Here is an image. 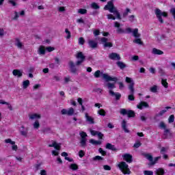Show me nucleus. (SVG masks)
Listing matches in <instances>:
<instances>
[{"label": "nucleus", "instance_id": "f257e3e1", "mask_svg": "<svg viewBox=\"0 0 175 175\" xmlns=\"http://www.w3.org/2000/svg\"><path fill=\"white\" fill-rule=\"evenodd\" d=\"M104 10H109L110 13H113L116 15V18H118V20H121V14H120V12H118L116 6H114L113 1L111 0L107 2V5L104 7Z\"/></svg>", "mask_w": 175, "mask_h": 175}, {"label": "nucleus", "instance_id": "8fccbe9b", "mask_svg": "<svg viewBox=\"0 0 175 175\" xmlns=\"http://www.w3.org/2000/svg\"><path fill=\"white\" fill-rule=\"evenodd\" d=\"M107 18H108V20H116V16H114L113 14H108L107 15Z\"/></svg>", "mask_w": 175, "mask_h": 175}, {"label": "nucleus", "instance_id": "58836bf2", "mask_svg": "<svg viewBox=\"0 0 175 175\" xmlns=\"http://www.w3.org/2000/svg\"><path fill=\"white\" fill-rule=\"evenodd\" d=\"M29 118L31 120H35L36 118H40V114H38V113H33V114H31L30 116H29Z\"/></svg>", "mask_w": 175, "mask_h": 175}, {"label": "nucleus", "instance_id": "0eeeda50", "mask_svg": "<svg viewBox=\"0 0 175 175\" xmlns=\"http://www.w3.org/2000/svg\"><path fill=\"white\" fill-rule=\"evenodd\" d=\"M76 58H77V59H79V60L77 61V62L75 63V65L77 66H80V65H81V64L83 62H84V61H85V56L81 51L78 52L77 53Z\"/></svg>", "mask_w": 175, "mask_h": 175}, {"label": "nucleus", "instance_id": "5701e85b", "mask_svg": "<svg viewBox=\"0 0 175 175\" xmlns=\"http://www.w3.org/2000/svg\"><path fill=\"white\" fill-rule=\"evenodd\" d=\"M164 139H167L169 137H171L172 133L169 129H165L163 133Z\"/></svg>", "mask_w": 175, "mask_h": 175}, {"label": "nucleus", "instance_id": "7c9ffc66", "mask_svg": "<svg viewBox=\"0 0 175 175\" xmlns=\"http://www.w3.org/2000/svg\"><path fill=\"white\" fill-rule=\"evenodd\" d=\"M161 84L164 88H169V83L167 79H161Z\"/></svg>", "mask_w": 175, "mask_h": 175}, {"label": "nucleus", "instance_id": "f8f14e48", "mask_svg": "<svg viewBox=\"0 0 175 175\" xmlns=\"http://www.w3.org/2000/svg\"><path fill=\"white\" fill-rule=\"evenodd\" d=\"M69 66L70 72L73 75H77V68H76V65H75V63L72 61L69 62Z\"/></svg>", "mask_w": 175, "mask_h": 175}, {"label": "nucleus", "instance_id": "b1692460", "mask_svg": "<svg viewBox=\"0 0 175 175\" xmlns=\"http://www.w3.org/2000/svg\"><path fill=\"white\" fill-rule=\"evenodd\" d=\"M105 148H107V150H111V151H117V149L116 148V146L110 143H107L106 144Z\"/></svg>", "mask_w": 175, "mask_h": 175}, {"label": "nucleus", "instance_id": "de8ad7c7", "mask_svg": "<svg viewBox=\"0 0 175 175\" xmlns=\"http://www.w3.org/2000/svg\"><path fill=\"white\" fill-rule=\"evenodd\" d=\"M142 146V144L140 143L139 141H137L134 145H133V148H139V147H140Z\"/></svg>", "mask_w": 175, "mask_h": 175}, {"label": "nucleus", "instance_id": "4c0bfd02", "mask_svg": "<svg viewBox=\"0 0 175 175\" xmlns=\"http://www.w3.org/2000/svg\"><path fill=\"white\" fill-rule=\"evenodd\" d=\"M107 87H108L109 91H111L112 90H114V88H116V85L114 83H108L107 84Z\"/></svg>", "mask_w": 175, "mask_h": 175}, {"label": "nucleus", "instance_id": "e433bc0d", "mask_svg": "<svg viewBox=\"0 0 175 175\" xmlns=\"http://www.w3.org/2000/svg\"><path fill=\"white\" fill-rule=\"evenodd\" d=\"M97 114L99 116H102L103 117H105L106 116V111L103 109H100L97 111Z\"/></svg>", "mask_w": 175, "mask_h": 175}, {"label": "nucleus", "instance_id": "864d4df0", "mask_svg": "<svg viewBox=\"0 0 175 175\" xmlns=\"http://www.w3.org/2000/svg\"><path fill=\"white\" fill-rule=\"evenodd\" d=\"M84 43H85V40H84V38L81 37L79 38V44H84Z\"/></svg>", "mask_w": 175, "mask_h": 175}, {"label": "nucleus", "instance_id": "5fc2aeb1", "mask_svg": "<svg viewBox=\"0 0 175 175\" xmlns=\"http://www.w3.org/2000/svg\"><path fill=\"white\" fill-rule=\"evenodd\" d=\"M39 126H40L39 121L36 120L33 124V128H35V129H39Z\"/></svg>", "mask_w": 175, "mask_h": 175}, {"label": "nucleus", "instance_id": "774afa93", "mask_svg": "<svg viewBox=\"0 0 175 175\" xmlns=\"http://www.w3.org/2000/svg\"><path fill=\"white\" fill-rule=\"evenodd\" d=\"M21 135H22V136H27V135H28V129H26V131H21Z\"/></svg>", "mask_w": 175, "mask_h": 175}, {"label": "nucleus", "instance_id": "39448f33", "mask_svg": "<svg viewBox=\"0 0 175 175\" xmlns=\"http://www.w3.org/2000/svg\"><path fill=\"white\" fill-rule=\"evenodd\" d=\"M118 167L123 173V174H131V170H129V166L125 161H121L119 163Z\"/></svg>", "mask_w": 175, "mask_h": 175}, {"label": "nucleus", "instance_id": "052dcab7", "mask_svg": "<svg viewBox=\"0 0 175 175\" xmlns=\"http://www.w3.org/2000/svg\"><path fill=\"white\" fill-rule=\"evenodd\" d=\"M144 175H154V172L152 171H148V170H145L144 172Z\"/></svg>", "mask_w": 175, "mask_h": 175}, {"label": "nucleus", "instance_id": "79ce46f5", "mask_svg": "<svg viewBox=\"0 0 175 175\" xmlns=\"http://www.w3.org/2000/svg\"><path fill=\"white\" fill-rule=\"evenodd\" d=\"M129 13H131V9L126 8L125 12H123V18H125V17H126Z\"/></svg>", "mask_w": 175, "mask_h": 175}, {"label": "nucleus", "instance_id": "69168bd1", "mask_svg": "<svg viewBox=\"0 0 175 175\" xmlns=\"http://www.w3.org/2000/svg\"><path fill=\"white\" fill-rule=\"evenodd\" d=\"M97 136H98V139H99L100 140H102V139H103L105 135H103V133H102L101 132H99V131H98V134H97Z\"/></svg>", "mask_w": 175, "mask_h": 175}, {"label": "nucleus", "instance_id": "4468645a", "mask_svg": "<svg viewBox=\"0 0 175 175\" xmlns=\"http://www.w3.org/2000/svg\"><path fill=\"white\" fill-rule=\"evenodd\" d=\"M143 107L148 108V107H150V105H148V103H147L146 101H141L137 105V109H139V110H143Z\"/></svg>", "mask_w": 175, "mask_h": 175}, {"label": "nucleus", "instance_id": "cd10ccee", "mask_svg": "<svg viewBox=\"0 0 175 175\" xmlns=\"http://www.w3.org/2000/svg\"><path fill=\"white\" fill-rule=\"evenodd\" d=\"M90 143H91V144H93V146H100V144H102V142L96 141L94 139H90Z\"/></svg>", "mask_w": 175, "mask_h": 175}, {"label": "nucleus", "instance_id": "20e7f679", "mask_svg": "<svg viewBox=\"0 0 175 175\" xmlns=\"http://www.w3.org/2000/svg\"><path fill=\"white\" fill-rule=\"evenodd\" d=\"M154 14L156 15V17H157V20H159V21L161 24H163V23H164L163 19L162 18V16L163 17H167V12H162L159 8H157L154 10Z\"/></svg>", "mask_w": 175, "mask_h": 175}, {"label": "nucleus", "instance_id": "0e129e2a", "mask_svg": "<svg viewBox=\"0 0 175 175\" xmlns=\"http://www.w3.org/2000/svg\"><path fill=\"white\" fill-rule=\"evenodd\" d=\"M85 155V152H83V150H81L79 151V158H83Z\"/></svg>", "mask_w": 175, "mask_h": 175}, {"label": "nucleus", "instance_id": "412c9836", "mask_svg": "<svg viewBox=\"0 0 175 175\" xmlns=\"http://www.w3.org/2000/svg\"><path fill=\"white\" fill-rule=\"evenodd\" d=\"M152 54H154V55H162V54H163V51L157 48H153L152 50Z\"/></svg>", "mask_w": 175, "mask_h": 175}, {"label": "nucleus", "instance_id": "f03ea898", "mask_svg": "<svg viewBox=\"0 0 175 175\" xmlns=\"http://www.w3.org/2000/svg\"><path fill=\"white\" fill-rule=\"evenodd\" d=\"M100 75L103 76V78L104 79V80H106V81H115V83H116V81H118V78H117L116 77H111L107 74L100 72V70H96L94 74V77H96V79H99V77H100Z\"/></svg>", "mask_w": 175, "mask_h": 175}, {"label": "nucleus", "instance_id": "9d476101", "mask_svg": "<svg viewBox=\"0 0 175 175\" xmlns=\"http://www.w3.org/2000/svg\"><path fill=\"white\" fill-rule=\"evenodd\" d=\"M61 113L63 116H73V114H75V109H73L72 107H70V109H68V110H67L66 109H63L61 111Z\"/></svg>", "mask_w": 175, "mask_h": 175}, {"label": "nucleus", "instance_id": "aec40b11", "mask_svg": "<svg viewBox=\"0 0 175 175\" xmlns=\"http://www.w3.org/2000/svg\"><path fill=\"white\" fill-rule=\"evenodd\" d=\"M122 129L124 130V133H129L131 131L126 128V121L123 120L122 121Z\"/></svg>", "mask_w": 175, "mask_h": 175}, {"label": "nucleus", "instance_id": "c756f323", "mask_svg": "<svg viewBox=\"0 0 175 175\" xmlns=\"http://www.w3.org/2000/svg\"><path fill=\"white\" fill-rule=\"evenodd\" d=\"M135 83H132L129 85V90H130V94H135Z\"/></svg>", "mask_w": 175, "mask_h": 175}, {"label": "nucleus", "instance_id": "473e14b6", "mask_svg": "<svg viewBox=\"0 0 175 175\" xmlns=\"http://www.w3.org/2000/svg\"><path fill=\"white\" fill-rule=\"evenodd\" d=\"M169 109H172V107H165V109L161 110V111L158 113L157 116H160V117L162 116L163 115L165 114V113H166V111H167V110H169Z\"/></svg>", "mask_w": 175, "mask_h": 175}, {"label": "nucleus", "instance_id": "a18cd8bd", "mask_svg": "<svg viewBox=\"0 0 175 175\" xmlns=\"http://www.w3.org/2000/svg\"><path fill=\"white\" fill-rule=\"evenodd\" d=\"M42 166V163H38V164H36L34 165V172H38V170H40V167Z\"/></svg>", "mask_w": 175, "mask_h": 175}, {"label": "nucleus", "instance_id": "f3484780", "mask_svg": "<svg viewBox=\"0 0 175 175\" xmlns=\"http://www.w3.org/2000/svg\"><path fill=\"white\" fill-rule=\"evenodd\" d=\"M85 117L86 118L87 122H89V124H90L91 125H94V124H95L94 118L90 116V115H88V113H85Z\"/></svg>", "mask_w": 175, "mask_h": 175}, {"label": "nucleus", "instance_id": "6e6d98bb", "mask_svg": "<svg viewBox=\"0 0 175 175\" xmlns=\"http://www.w3.org/2000/svg\"><path fill=\"white\" fill-rule=\"evenodd\" d=\"M93 161H103V157L100 156H96L93 157Z\"/></svg>", "mask_w": 175, "mask_h": 175}, {"label": "nucleus", "instance_id": "2f4dec72", "mask_svg": "<svg viewBox=\"0 0 175 175\" xmlns=\"http://www.w3.org/2000/svg\"><path fill=\"white\" fill-rule=\"evenodd\" d=\"M157 175H165V170L163 168H159L156 170Z\"/></svg>", "mask_w": 175, "mask_h": 175}, {"label": "nucleus", "instance_id": "49530a36", "mask_svg": "<svg viewBox=\"0 0 175 175\" xmlns=\"http://www.w3.org/2000/svg\"><path fill=\"white\" fill-rule=\"evenodd\" d=\"M98 152H100V154H101V155H103V157H106V151L103 150V149L102 148H98Z\"/></svg>", "mask_w": 175, "mask_h": 175}, {"label": "nucleus", "instance_id": "338daca9", "mask_svg": "<svg viewBox=\"0 0 175 175\" xmlns=\"http://www.w3.org/2000/svg\"><path fill=\"white\" fill-rule=\"evenodd\" d=\"M14 1L15 0H8V3H10L12 6H17V3Z\"/></svg>", "mask_w": 175, "mask_h": 175}, {"label": "nucleus", "instance_id": "9b49d317", "mask_svg": "<svg viewBox=\"0 0 175 175\" xmlns=\"http://www.w3.org/2000/svg\"><path fill=\"white\" fill-rule=\"evenodd\" d=\"M109 58L113 61H120V59H121V56H120V54L117 53H111L109 54Z\"/></svg>", "mask_w": 175, "mask_h": 175}, {"label": "nucleus", "instance_id": "ea45409f", "mask_svg": "<svg viewBox=\"0 0 175 175\" xmlns=\"http://www.w3.org/2000/svg\"><path fill=\"white\" fill-rule=\"evenodd\" d=\"M169 150V148H165V147H162L160 150V154H161V155L166 154V152H167V150Z\"/></svg>", "mask_w": 175, "mask_h": 175}, {"label": "nucleus", "instance_id": "ddd939ff", "mask_svg": "<svg viewBox=\"0 0 175 175\" xmlns=\"http://www.w3.org/2000/svg\"><path fill=\"white\" fill-rule=\"evenodd\" d=\"M122 157H123L124 161H126V162H127V163H132V162L133 161L132 154H131L126 153L122 156Z\"/></svg>", "mask_w": 175, "mask_h": 175}, {"label": "nucleus", "instance_id": "bb28decb", "mask_svg": "<svg viewBox=\"0 0 175 175\" xmlns=\"http://www.w3.org/2000/svg\"><path fill=\"white\" fill-rule=\"evenodd\" d=\"M38 54H40V55H44V54H46V49L44 48V46H40L38 49Z\"/></svg>", "mask_w": 175, "mask_h": 175}, {"label": "nucleus", "instance_id": "4be33fe9", "mask_svg": "<svg viewBox=\"0 0 175 175\" xmlns=\"http://www.w3.org/2000/svg\"><path fill=\"white\" fill-rule=\"evenodd\" d=\"M12 74L14 76H17V77H23V72H21L18 69H14L12 71Z\"/></svg>", "mask_w": 175, "mask_h": 175}, {"label": "nucleus", "instance_id": "393cba45", "mask_svg": "<svg viewBox=\"0 0 175 175\" xmlns=\"http://www.w3.org/2000/svg\"><path fill=\"white\" fill-rule=\"evenodd\" d=\"M15 40H16L15 46H16V47H18V49H23L24 45H23V42H21V41H20V39L16 38Z\"/></svg>", "mask_w": 175, "mask_h": 175}, {"label": "nucleus", "instance_id": "a211bd4d", "mask_svg": "<svg viewBox=\"0 0 175 175\" xmlns=\"http://www.w3.org/2000/svg\"><path fill=\"white\" fill-rule=\"evenodd\" d=\"M88 44L91 49H96V47H98V42H95L94 40H89Z\"/></svg>", "mask_w": 175, "mask_h": 175}, {"label": "nucleus", "instance_id": "a19ab883", "mask_svg": "<svg viewBox=\"0 0 175 175\" xmlns=\"http://www.w3.org/2000/svg\"><path fill=\"white\" fill-rule=\"evenodd\" d=\"M133 43H136V44H143V41L142 39L137 38L135 40H133Z\"/></svg>", "mask_w": 175, "mask_h": 175}, {"label": "nucleus", "instance_id": "bf43d9fd", "mask_svg": "<svg viewBox=\"0 0 175 175\" xmlns=\"http://www.w3.org/2000/svg\"><path fill=\"white\" fill-rule=\"evenodd\" d=\"M159 73L160 76L163 77L166 75V73L165 72V70H163L162 68H160L159 70Z\"/></svg>", "mask_w": 175, "mask_h": 175}, {"label": "nucleus", "instance_id": "423d86ee", "mask_svg": "<svg viewBox=\"0 0 175 175\" xmlns=\"http://www.w3.org/2000/svg\"><path fill=\"white\" fill-rule=\"evenodd\" d=\"M120 113L122 116H127L129 118H135L136 117V113L133 110H127L126 109L122 108L120 110Z\"/></svg>", "mask_w": 175, "mask_h": 175}, {"label": "nucleus", "instance_id": "c9c22d12", "mask_svg": "<svg viewBox=\"0 0 175 175\" xmlns=\"http://www.w3.org/2000/svg\"><path fill=\"white\" fill-rule=\"evenodd\" d=\"M150 92H153V94L158 92V86L157 85H154L150 88Z\"/></svg>", "mask_w": 175, "mask_h": 175}, {"label": "nucleus", "instance_id": "603ef678", "mask_svg": "<svg viewBox=\"0 0 175 175\" xmlns=\"http://www.w3.org/2000/svg\"><path fill=\"white\" fill-rule=\"evenodd\" d=\"M159 128H161V129H166V124H165V122H161L159 124Z\"/></svg>", "mask_w": 175, "mask_h": 175}, {"label": "nucleus", "instance_id": "6e6552de", "mask_svg": "<svg viewBox=\"0 0 175 175\" xmlns=\"http://www.w3.org/2000/svg\"><path fill=\"white\" fill-rule=\"evenodd\" d=\"M80 136H81V141H80V144L81 147L83 148H85L87 146V133L82 131L80 133Z\"/></svg>", "mask_w": 175, "mask_h": 175}, {"label": "nucleus", "instance_id": "72a5a7b5", "mask_svg": "<svg viewBox=\"0 0 175 175\" xmlns=\"http://www.w3.org/2000/svg\"><path fill=\"white\" fill-rule=\"evenodd\" d=\"M69 167L71 170L73 171L79 170V165L76 163L70 164Z\"/></svg>", "mask_w": 175, "mask_h": 175}, {"label": "nucleus", "instance_id": "2eb2a0df", "mask_svg": "<svg viewBox=\"0 0 175 175\" xmlns=\"http://www.w3.org/2000/svg\"><path fill=\"white\" fill-rule=\"evenodd\" d=\"M109 93L111 96H115L116 100H120V99H121V94L120 92H114L113 90H109Z\"/></svg>", "mask_w": 175, "mask_h": 175}, {"label": "nucleus", "instance_id": "a878e982", "mask_svg": "<svg viewBox=\"0 0 175 175\" xmlns=\"http://www.w3.org/2000/svg\"><path fill=\"white\" fill-rule=\"evenodd\" d=\"M117 66H118V68H120V69H125V68H126V64H125V63L122 62H116Z\"/></svg>", "mask_w": 175, "mask_h": 175}, {"label": "nucleus", "instance_id": "37998d69", "mask_svg": "<svg viewBox=\"0 0 175 175\" xmlns=\"http://www.w3.org/2000/svg\"><path fill=\"white\" fill-rule=\"evenodd\" d=\"M66 33H67V36L66 37V39H70L72 38V33L70 32L68 29H65Z\"/></svg>", "mask_w": 175, "mask_h": 175}, {"label": "nucleus", "instance_id": "1a4fd4ad", "mask_svg": "<svg viewBox=\"0 0 175 175\" xmlns=\"http://www.w3.org/2000/svg\"><path fill=\"white\" fill-rule=\"evenodd\" d=\"M109 40L105 37L101 38L100 42L103 43L105 49H110L113 47V43L112 42H108Z\"/></svg>", "mask_w": 175, "mask_h": 175}, {"label": "nucleus", "instance_id": "7ed1b4c3", "mask_svg": "<svg viewBox=\"0 0 175 175\" xmlns=\"http://www.w3.org/2000/svg\"><path fill=\"white\" fill-rule=\"evenodd\" d=\"M142 155L148 159V161H150V166H154V165L157 164V163L161 159V156L154 157L150 153H143Z\"/></svg>", "mask_w": 175, "mask_h": 175}, {"label": "nucleus", "instance_id": "c03bdc74", "mask_svg": "<svg viewBox=\"0 0 175 175\" xmlns=\"http://www.w3.org/2000/svg\"><path fill=\"white\" fill-rule=\"evenodd\" d=\"M78 13L80 14H87V10L84 8H81L78 10Z\"/></svg>", "mask_w": 175, "mask_h": 175}, {"label": "nucleus", "instance_id": "09e8293b", "mask_svg": "<svg viewBox=\"0 0 175 175\" xmlns=\"http://www.w3.org/2000/svg\"><path fill=\"white\" fill-rule=\"evenodd\" d=\"M92 9H95L96 10H97L98 9H99L100 7H99V5H98V3H92Z\"/></svg>", "mask_w": 175, "mask_h": 175}, {"label": "nucleus", "instance_id": "13d9d810", "mask_svg": "<svg viewBox=\"0 0 175 175\" xmlns=\"http://www.w3.org/2000/svg\"><path fill=\"white\" fill-rule=\"evenodd\" d=\"M168 122H174V115H171L168 118Z\"/></svg>", "mask_w": 175, "mask_h": 175}, {"label": "nucleus", "instance_id": "6ab92c4d", "mask_svg": "<svg viewBox=\"0 0 175 175\" xmlns=\"http://www.w3.org/2000/svg\"><path fill=\"white\" fill-rule=\"evenodd\" d=\"M49 147H54L55 150L59 151L61 150V144H57V142H53L52 144H49Z\"/></svg>", "mask_w": 175, "mask_h": 175}, {"label": "nucleus", "instance_id": "f704fd0d", "mask_svg": "<svg viewBox=\"0 0 175 175\" xmlns=\"http://www.w3.org/2000/svg\"><path fill=\"white\" fill-rule=\"evenodd\" d=\"M29 87V80H25L23 82V88L24 90H26V88H28Z\"/></svg>", "mask_w": 175, "mask_h": 175}, {"label": "nucleus", "instance_id": "3c124183", "mask_svg": "<svg viewBox=\"0 0 175 175\" xmlns=\"http://www.w3.org/2000/svg\"><path fill=\"white\" fill-rule=\"evenodd\" d=\"M126 83H127L128 84H132V83H135V82H133V80H132V78L126 77Z\"/></svg>", "mask_w": 175, "mask_h": 175}, {"label": "nucleus", "instance_id": "4d7b16f0", "mask_svg": "<svg viewBox=\"0 0 175 175\" xmlns=\"http://www.w3.org/2000/svg\"><path fill=\"white\" fill-rule=\"evenodd\" d=\"M46 50L47 51L48 53H51V51H54L55 50V48L52 46H47L46 48Z\"/></svg>", "mask_w": 175, "mask_h": 175}, {"label": "nucleus", "instance_id": "680f3d73", "mask_svg": "<svg viewBox=\"0 0 175 175\" xmlns=\"http://www.w3.org/2000/svg\"><path fill=\"white\" fill-rule=\"evenodd\" d=\"M128 99H129V100H131V101L135 100V96L133 95V94H129L128 96Z\"/></svg>", "mask_w": 175, "mask_h": 175}, {"label": "nucleus", "instance_id": "c85d7f7f", "mask_svg": "<svg viewBox=\"0 0 175 175\" xmlns=\"http://www.w3.org/2000/svg\"><path fill=\"white\" fill-rule=\"evenodd\" d=\"M133 36H134V38H140V33H139V29L135 28L133 31Z\"/></svg>", "mask_w": 175, "mask_h": 175}, {"label": "nucleus", "instance_id": "e2e57ef3", "mask_svg": "<svg viewBox=\"0 0 175 175\" xmlns=\"http://www.w3.org/2000/svg\"><path fill=\"white\" fill-rule=\"evenodd\" d=\"M170 13L173 16V18L175 19V8H172L170 10Z\"/></svg>", "mask_w": 175, "mask_h": 175}, {"label": "nucleus", "instance_id": "dca6fc26", "mask_svg": "<svg viewBox=\"0 0 175 175\" xmlns=\"http://www.w3.org/2000/svg\"><path fill=\"white\" fill-rule=\"evenodd\" d=\"M114 27L115 28H118L117 29L118 33H125V31L120 27H121V24H120V23H118V21H116L114 23Z\"/></svg>", "mask_w": 175, "mask_h": 175}]
</instances>
